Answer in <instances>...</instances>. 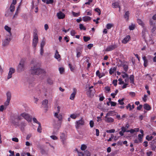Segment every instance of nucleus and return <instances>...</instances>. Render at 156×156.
<instances>
[{
    "label": "nucleus",
    "instance_id": "412c9836",
    "mask_svg": "<svg viewBox=\"0 0 156 156\" xmlns=\"http://www.w3.org/2000/svg\"><path fill=\"white\" fill-rule=\"evenodd\" d=\"M114 119L111 117H106L105 121L107 122H112L114 121Z\"/></svg>",
    "mask_w": 156,
    "mask_h": 156
},
{
    "label": "nucleus",
    "instance_id": "2f4dec72",
    "mask_svg": "<svg viewBox=\"0 0 156 156\" xmlns=\"http://www.w3.org/2000/svg\"><path fill=\"white\" fill-rule=\"evenodd\" d=\"M41 130L42 128L41 124L40 123H39V124H38V126L37 129V132L40 133H41Z\"/></svg>",
    "mask_w": 156,
    "mask_h": 156
},
{
    "label": "nucleus",
    "instance_id": "473e14b6",
    "mask_svg": "<svg viewBox=\"0 0 156 156\" xmlns=\"http://www.w3.org/2000/svg\"><path fill=\"white\" fill-rule=\"evenodd\" d=\"M153 138V137L152 136L147 135L146 136V139L148 141H150Z\"/></svg>",
    "mask_w": 156,
    "mask_h": 156
},
{
    "label": "nucleus",
    "instance_id": "58836bf2",
    "mask_svg": "<svg viewBox=\"0 0 156 156\" xmlns=\"http://www.w3.org/2000/svg\"><path fill=\"white\" fill-rule=\"evenodd\" d=\"M77 114H73L70 115V117L72 119H75L77 117Z\"/></svg>",
    "mask_w": 156,
    "mask_h": 156
},
{
    "label": "nucleus",
    "instance_id": "0e129e2a",
    "mask_svg": "<svg viewBox=\"0 0 156 156\" xmlns=\"http://www.w3.org/2000/svg\"><path fill=\"white\" fill-rule=\"evenodd\" d=\"M126 108L127 109H128V108H129V110L130 111L132 110L131 106L130 104H128V105L126 106Z\"/></svg>",
    "mask_w": 156,
    "mask_h": 156
},
{
    "label": "nucleus",
    "instance_id": "39448f33",
    "mask_svg": "<svg viewBox=\"0 0 156 156\" xmlns=\"http://www.w3.org/2000/svg\"><path fill=\"white\" fill-rule=\"evenodd\" d=\"M117 47V46L115 44L111 45L108 46L107 48L105 49V51H112Z\"/></svg>",
    "mask_w": 156,
    "mask_h": 156
},
{
    "label": "nucleus",
    "instance_id": "423d86ee",
    "mask_svg": "<svg viewBox=\"0 0 156 156\" xmlns=\"http://www.w3.org/2000/svg\"><path fill=\"white\" fill-rule=\"evenodd\" d=\"M90 153L88 151H84V153L82 152H78V156H90Z\"/></svg>",
    "mask_w": 156,
    "mask_h": 156
},
{
    "label": "nucleus",
    "instance_id": "338daca9",
    "mask_svg": "<svg viewBox=\"0 0 156 156\" xmlns=\"http://www.w3.org/2000/svg\"><path fill=\"white\" fill-rule=\"evenodd\" d=\"M110 103L111 104V105L112 106H115L117 104L116 103L113 101L111 102Z\"/></svg>",
    "mask_w": 156,
    "mask_h": 156
},
{
    "label": "nucleus",
    "instance_id": "5fc2aeb1",
    "mask_svg": "<svg viewBox=\"0 0 156 156\" xmlns=\"http://www.w3.org/2000/svg\"><path fill=\"white\" fill-rule=\"evenodd\" d=\"M50 137L53 140H56L58 139V137L55 135L51 136Z\"/></svg>",
    "mask_w": 156,
    "mask_h": 156
},
{
    "label": "nucleus",
    "instance_id": "79ce46f5",
    "mask_svg": "<svg viewBox=\"0 0 156 156\" xmlns=\"http://www.w3.org/2000/svg\"><path fill=\"white\" fill-rule=\"evenodd\" d=\"M59 70L61 74H62L64 72V69L62 67H60L59 68Z\"/></svg>",
    "mask_w": 156,
    "mask_h": 156
},
{
    "label": "nucleus",
    "instance_id": "a878e982",
    "mask_svg": "<svg viewBox=\"0 0 156 156\" xmlns=\"http://www.w3.org/2000/svg\"><path fill=\"white\" fill-rule=\"evenodd\" d=\"M5 29L8 32V33H9L10 35H11V28L10 27H9L7 26H5Z\"/></svg>",
    "mask_w": 156,
    "mask_h": 156
},
{
    "label": "nucleus",
    "instance_id": "f704fd0d",
    "mask_svg": "<svg viewBox=\"0 0 156 156\" xmlns=\"http://www.w3.org/2000/svg\"><path fill=\"white\" fill-rule=\"evenodd\" d=\"M83 40L84 41L87 42L89 41L90 39V37H86V36H83Z\"/></svg>",
    "mask_w": 156,
    "mask_h": 156
},
{
    "label": "nucleus",
    "instance_id": "3c124183",
    "mask_svg": "<svg viewBox=\"0 0 156 156\" xmlns=\"http://www.w3.org/2000/svg\"><path fill=\"white\" fill-rule=\"evenodd\" d=\"M76 34V32L74 30H72L71 31L70 34L72 36H74Z\"/></svg>",
    "mask_w": 156,
    "mask_h": 156
},
{
    "label": "nucleus",
    "instance_id": "4be33fe9",
    "mask_svg": "<svg viewBox=\"0 0 156 156\" xmlns=\"http://www.w3.org/2000/svg\"><path fill=\"white\" fill-rule=\"evenodd\" d=\"M129 11H127L126 12L125 14L124 15V17L127 20H129Z\"/></svg>",
    "mask_w": 156,
    "mask_h": 156
},
{
    "label": "nucleus",
    "instance_id": "7c9ffc66",
    "mask_svg": "<svg viewBox=\"0 0 156 156\" xmlns=\"http://www.w3.org/2000/svg\"><path fill=\"white\" fill-rule=\"evenodd\" d=\"M10 11L11 12H13L15 9V7L14 6L12 5V4H11L9 8Z\"/></svg>",
    "mask_w": 156,
    "mask_h": 156
},
{
    "label": "nucleus",
    "instance_id": "4c0bfd02",
    "mask_svg": "<svg viewBox=\"0 0 156 156\" xmlns=\"http://www.w3.org/2000/svg\"><path fill=\"white\" fill-rule=\"evenodd\" d=\"M79 26L81 30H86V28L85 27H84L83 24H80L79 25Z\"/></svg>",
    "mask_w": 156,
    "mask_h": 156
},
{
    "label": "nucleus",
    "instance_id": "4468645a",
    "mask_svg": "<svg viewBox=\"0 0 156 156\" xmlns=\"http://www.w3.org/2000/svg\"><path fill=\"white\" fill-rule=\"evenodd\" d=\"M73 92L71 94L69 98L70 99L72 100L74 99L76 93V89L74 88L73 89Z\"/></svg>",
    "mask_w": 156,
    "mask_h": 156
},
{
    "label": "nucleus",
    "instance_id": "f8f14e48",
    "mask_svg": "<svg viewBox=\"0 0 156 156\" xmlns=\"http://www.w3.org/2000/svg\"><path fill=\"white\" fill-rule=\"evenodd\" d=\"M150 24V25L153 26V28L151 30L152 32L154 31L156 29V26L155 25V22L154 21H153L152 19H150L149 20Z\"/></svg>",
    "mask_w": 156,
    "mask_h": 156
},
{
    "label": "nucleus",
    "instance_id": "864d4df0",
    "mask_svg": "<svg viewBox=\"0 0 156 156\" xmlns=\"http://www.w3.org/2000/svg\"><path fill=\"white\" fill-rule=\"evenodd\" d=\"M45 44V42L44 41H42L41 43V48H43Z\"/></svg>",
    "mask_w": 156,
    "mask_h": 156
},
{
    "label": "nucleus",
    "instance_id": "6e6552de",
    "mask_svg": "<svg viewBox=\"0 0 156 156\" xmlns=\"http://www.w3.org/2000/svg\"><path fill=\"white\" fill-rule=\"evenodd\" d=\"M60 139L63 144H65V141L66 140V136L63 133H62L60 134Z\"/></svg>",
    "mask_w": 156,
    "mask_h": 156
},
{
    "label": "nucleus",
    "instance_id": "f3484780",
    "mask_svg": "<svg viewBox=\"0 0 156 156\" xmlns=\"http://www.w3.org/2000/svg\"><path fill=\"white\" fill-rule=\"evenodd\" d=\"M27 124L26 123L22 122L20 124V129L21 131H23L24 130V128L26 126Z\"/></svg>",
    "mask_w": 156,
    "mask_h": 156
},
{
    "label": "nucleus",
    "instance_id": "a18cd8bd",
    "mask_svg": "<svg viewBox=\"0 0 156 156\" xmlns=\"http://www.w3.org/2000/svg\"><path fill=\"white\" fill-rule=\"evenodd\" d=\"M119 82L118 83L119 84L121 85L124 83V81H122V79L121 78H119L118 80Z\"/></svg>",
    "mask_w": 156,
    "mask_h": 156
},
{
    "label": "nucleus",
    "instance_id": "393cba45",
    "mask_svg": "<svg viewBox=\"0 0 156 156\" xmlns=\"http://www.w3.org/2000/svg\"><path fill=\"white\" fill-rule=\"evenodd\" d=\"M91 19V17L88 16H84L83 17V20L85 22L90 20Z\"/></svg>",
    "mask_w": 156,
    "mask_h": 156
},
{
    "label": "nucleus",
    "instance_id": "9b49d317",
    "mask_svg": "<svg viewBox=\"0 0 156 156\" xmlns=\"http://www.w3.org/2000/svg\"><path fill=\"white\" fill-rule=\"evenodd\" d=\"M25 61V59H22L20 61V70L21 71L25 69L24 62Z\"/></svg>",
    "mask_w": 156,
    "mask_h": 156
},
{
    "label": "nucleus",
    "instance_id": "49530a36",
    "mask_svg": "<svg viewBox=\"0 0 156 156\" xmlns=\"http://www.w3.org/2000/svg\"><path fill=\"white\" fill-rule=\"evenodd\" d=\"M115 130L114 129H111L109 130H107L106 132L108 133H114L115 132Z\"/></svg>",
    "mask_w": 156,
    "mask_h": 156
},
{
    "label": "nucleus",
    "instance_id": "ddd939ff",
    "mask_svg": "<svg viewBox=\"0 0 156 156\" xmlns=\"http://www.w3.org/2000/svg\"><path fill=\"white\" fill-rule=\"evenodd\" d=\"M57 15L58 19H63L65 17V14L61 11L58 13Z\"/></svg>",
    "mask_w": 156,
    "mask_h": 156
},
{
    "label": "nucleus",
    "instance_id": "9d476101",
    "mask_svg": "<svg viewBox=\"0 0 156 156\" xmlns=\"http://www.w3.org/2000/svg\"><path fill=\"white\" fill-rule=\"evenodd\" d=\"M11 38L9 37L6 38L2 42L3 46H5L9 44Z\"/></svg>",
    "mask_w": 156,
    "mask_h": 156
},
{
    "label": "nucleus",
    "instance_id": "e433bc0d",
    "mask_svg": "<svg viewBox=\"0 0 156 156\" xmlns=\"http://www.w3.org/2000/svg\"><path fill=\"white\" fill-rule=\"evenodd\" d=\"M47 81L48 83L50 85H51L53 83V81L50 78L47 79Z\"/></svg>",
    "mask_w": 156,
    "mask_h": 156
},
{
    "label": "nucleus",
    "instance_id": "dca6fc26",
    "mask_svg": "<svg viewBox=\"0 0 156 156\" xmlns=\"http://www.w3.org/2000/svg\"><path fill=\"white\" fill-rule=\"evenodd\" d=\"M48 101L47 99L44 100L42 102V106L45 108H48Z\"/></svg>",
    "mask_w": 156,
    "mask_h": 156
},
{
    "label": "nucleus",
    "instance_id": "a211bd4d",
    "mask_svg": "<svg viewBox=\"0 0 156 156\" xmlns=\"http://www.w3.org/2000/svg\"><path fill=\"white\" fill-rule=\"evenodd\" d=\"M142 58L144 61V67H146L147 66L148 60L145 56L143 57Z\"/></svg>",
    "mask_w": 156,
    "mask_h": 156
},
{
    "label": "nucleus",
    "instance_id": "c756f323",
    "mask_svg": "<svg viewBox=\"0 0 156 156\" xmlns=\"http://www.w3.org/2000/svg\"><path fill=\"white\" fill-rule=\"evenodd\" d=\"M19 8H20V5H19L18 6V8L17 9H16V11L15 13V14L13 16V19H14V18H15L18 15V11H19Z\"/></svg>",
    "mask_w": 156,
    "mask_h": 156
},
{
    "label": "nucleus",
    "instance_id": "774afa93",
    "mask_svg": "<svg viewBox=\"0 0 156 156\" xmlns=\"http://www.w3.org/2000/svg\"><path fill=\"white\" fill-rule=\"evenodd\" d=\"M105 90L108 91V92H109L110 90V87L108 86L106 87H105Z\"/></svg>",
    "mask_w": 156,
    "mask_h": 156
},
{
    "label": "nucleus",
    "instance_id": "2eb2a0df",
    "mask_svg": "<svg viewBox=\"0 0 156 156\" xmlns=\"http://www.w3.org/2000/svg\"><path fill=\"white\" fill-rule=\"evenodd\" d=\"M130 37L129 35L126 36L122 40V42L123 43H126L130 39Z\"/></svg>",
    "mask_w": 156,
    "mask_h": 156
},
{
    "label": "nucleus",
    "instance_id": "c9c22d12",
    "mask_svg": "<svg viewBox=\"0 0 156 156\" xmlns=\"http://www.w3.org/2000/svg\"><path fill=\"white\" fill-rule=\"evenodd\" d=\"M124 100V98H122L121 100H119L118 102H119V104L121 105H124V103L123 101Z\"/></svg>",
    "mask_w": 156,
    "mask_h": 156
},
{
    "label": "nucleus",
    "instance_id": "aec40b11",
    "mask_svg": "<svg viewBox=\"0 0 156 156\" xmlns=\"http://www.w3.org/2000/svg\"><path fill=\"white\" fill-rule=\"evenodd\" d=\"M144 108L147 111L150 110L151 108L150 105L147 104H145L144 105Z\"/></svg>",
    "mask_w": 156,
    "mask_h": 156
},
{
    "label": "nucleus",
    "instance_id": "680f3d73",
    "mask_svg": "<svg viewBox=\"0 0 156 156\" xmlns=\"http://www.w3.org/2000/svg\"><path fill=\"white\" fill-rule=\"evenodd\" d=\"M147 96L146 94L144 95V97L143 98V101L144 102H146L147 100Z\"/></svg>",
    "mask_w": 156,
    "mask_h": 156
},
{
    "label": "nucleus",
    "instance_id": "e2e57ef3",
    "mask_svg": "<svg viewBox=\"0 0 156 156\" xmlns=\"http://www.w3.org/2000/svg\"><path fill=\"white\" fill-rule=\"evenodd\" d=\"M143 135H141V134H139L138 135L139 140L140 142L141 141V139L142 138V137H143Z\"/></svg>",
    "mask_w": 156,
    "mask_h": 156
},
{
    "label": "nucleus",
    "instance_id": "20e7f679",
    "mask_svg": "<svg viewBox=\"0 0 156 156\" xmlns=\"http://www.w3.org/2000/svg\"><path fill=\"white\" fill-rule=\"evenodd\" d=\"M20 116L23 118L28 122H30L31 121V118L30 117L28 114L24 112L21 114Z\"/></svg>",
    "mask_w": 156,
    "mask_h": 156
},
{
    "label": "nucleus",
    "instance_id": "c03bdc74",
    "mask_svg": "<svg viewBox=\"0 0 156 156\" xmlns=\"http://www.w3.org/2000/svg\"><path fill=\"white\" fill-rule=\"evenodd\" d=\"M123 68L125 72L127 71L128 69V67L127 65H123Z\"/></svg>",
    "mask_w": 156,
    "mask_h": 156
},
{
    "label": "nucleus",
    "instance_id": "ea45409f",
    "mask_svg": "<svg viewBox=\"0 0 156 156\" xmlns=\"http://www.w3.org/2000/svg\"><path fill=\"white\" fill-rule=\"evenodd\" d=\"M87 147L85 144H82L81 146V149L82 151L85 150L87 148Z\"/></svg>",
    "mask_w": 156,
    "mask_h": 156
},
{
    "label": "nucleus",
    "instance_id": "6ab92c4d",
    "mask_svg": "<svg viewBox=\"0 0 156 156\" xmlns=\"http://www.w3.org/2000/svg\"><path fill=\"white\" fill-rule=\"evenodd\" d=\"M60 124L58 127L55 126L54 128V129L53 132L52 134H56L58 132V130L60 128Z\"/></svg>",
    "mask_w": 156,
    "mask_h": 156
},
{
    "label": "nucleus",
    "instance_id": "b1692460",
    "mask_svg": "<svg viewBox=\"0 0 156 156\" xmlns=\"http://www.w3.org/2000/svg\"><path fill=\"white\" fill-rule=\"evenodd\" d=\"M55 116L57 118L59 121L62 119V115H58V113H55Z\"/></svg>",
    "mask_w": 156,
    "mask_h": 156
},
{
    "label": "nucleus",
    "instance_id": "09e8293b",
    "mask_svg": "<svg viewBox=\"0 0 156 156\" xmlns=\"http://www.w3.org/2000/svg\"><path fill=\"white\" fill-rule=\"evenodd\" d=\"M9 152L10 154L9 155V156H15L14 151L9 150Z\"/></svg>",
    "mask_w": 156,
    "mask_h": 156
},
{
    "label": "nucleus",
    "instance_id": "de8ad7c7",
    "mask_svg": "<svg viewBox=\"0 0 156 156\" xmlns=\"http://www.w3.org/2000/svg\"><path fill=\"white\" fill-rule=\"evenodd\" d=\"M53 0H46V3L47 4H52L53 2Z\"/></svg>",
    "mask_w": 156,
    "mask_h": 156
},
{
    "label": "nucleus",
    "instance_id": "cd10ccee",
    "mask_svg": "<svg viewBox=\"0 0 156 156\" xmlns=\"http://www.w3.org/2000/svg\"><path fill=\"white\" fill-rule=\"evenodd\" d=\"M137 22L142 27H144V24L143 22L140 19H137Z\"/></svg>",
    "mask_w": 156,
    "mask_h": 156
},
{
    "label": "nucleus",
    "instance_id": "f03ea898",
    "mask_svg": "<svg viewBox=\"0 0 156 156\" xmlns=\"http://www.w3.org/2000/svg\"><path fill=\"white\" fill-rule=\"evenodd\" d=\"M38 42V37L37 34L36 33H34L32 45L34 49H35Z\"/></svg>",
    "mask_w": 156,
    "mask_h": 156
},
{
    "label": "nucleus",
    "instance_id": "37998d69",
    "mask_svg": "<svg viewBox=\"0 0 156 156\" xmlns=\"http://www.w3.org/2000/svg\"><path fill=\"white\" fill-rule=\"evenodd\" d=\"M130 80L131 81V83H134V76L133 75H131L129 77Z\"/></svg>",
    "mask_w": 156,
    "mask_h": 156
},
{
    "label": "nucleus",
    "instance_id": "4d7b16f0",
    "mask_svg": "<svg viewBox=\"0 0 156 156\" xmlns=\"http://www.w3.org/2000/svg\"><path fill=\"white\" fill-rule=\"evenodd\" d=\"M135 28V26L133 25H131L129 26V28L130 30H133Z\"/></svg>",
    "mask_w": 156,
    "mask_h": 156
},
{
    "label": "nucleus",
    "instance_id": "1a4fd4ad",
    "mask_svg": "<svg viewBox=\"0 0 156 156\" xmlns=\"http://www.w3.org/2000/svg\"><path fill=\"white\" fill-rule=\"evenodd\" d=\"M15 71V69L11 67L9 68V72L7 77L8 79L11 78L12 74L14 73Z\"/></svg>",
    "mask_w": 156,
    "mask_h": 156
},
{
    "label": "nucleus",
    "instance_id": "69168bd1",
    "mask_svg": "<svg viewBox=\"0 0 156 156\" xmlns=\"http://www.w3.org/2000/svg\"><path fill=\"white\" fill-rule=\"evenodd\" d=\"M117 80H113L112 83L115 86H116L117 85Z\"/></svg>",
    "mask_w": 156,
    "mask_h": 156
},
{
    "label": "nucleus",
    "instance_id": "c85d7f7f",
    "mask_svg": "<svg viewBox=\"0 0 156 156\" xmlns=\"http://www.w3.org/2000/svg\"><path fill=\"white\" fill-rule=\"evenodd\" d=\"M60 56L58 53V52L57 50H56L55 51V58L57 59H58L60 58Z\"/></svg>",
    "mask_w": 156,
    "mask_h": 156
},
{
    "label": "nucleus",
    "instance_id": "f257e3e1",
    "mask_svg": "<svg viewBox=\"0 0 156 156\" xmlns=\"http://www.w3.org/2000/svg\"><path fill=\"white\" fill-rule=\"evenodd\" d=\"M31 64L33 65V66H32L30 70V72L31 74L38 75L42 74H45V72L44 69L37 66L35 59H33L31 62Z\"/></svg>",
    "mask_w": 156,
    "mask_h": 156
},
{
    "label": "nucleus",
    "instance_id": "0eeeda50",
    "mask_svg": "<svg viewBox=\"0 0 156 156\" xmlns=\"http://www.w3.org/2000/svg\"><path fill=\"white\" fill-rule=\"evenodd\" d=\"M76 128L77 129H78L79 127L81 126L84 125V122L82 119L76 121Z\"/></svg>",
    "mask_w": 156,
    "mask_h": 156
},
{
    "label": "nucleus",
    "instance_id": "7ed1b4c3",
    "mask_svg": "<svg viewBox=\"0 0 156 156\" xmlns=\"http://www.w3.org/2000/svg\"><path fill=\"white\" fill-rule=\"evenodd\" d=\"M6 96L7 100L4 103V105L6 106H7L9 105L11 99V94L10 92L8 91L6 93Z\"/></svg>",
    "mask_w": 156,
    "mask_h": 156
},
{
    "label": "nucleus",
    "instance_id": "bb28decb",
    "mask_svg": "<svg viewBox=\"0 0 156 156\" xmlns=\"http://www.w3.org/2000/svg\"><path fill=\"white\" fill-rule=\"evenodd\" d=\"M113 8H120V6L119 5V4L118 2H115L113 3L112 4Z\"/></svg>",
    "mask_w": 156,
    "mask_h": 156
},
{
    "label": "nucleus",
    "instance_id": "bf43d9fd",
    "mask_svg": "<svg viewBox=\"0 0 156 156\" xmlns=\"http://www.w3.org/2000/svg\"><path fill=\"white\" fill-rule=\"evenodd\" d=\"M96 75L97 76H98L99 77V78H101L103 76H100V72H99V70H97L96 71Z\"/></svg>",
    "mask_w": 156,
    "mask_h": 156
},
{
    "label": "nucleus",
    "instance_id": "6e6d98bb",
    "mask_svg": "<svg viewBox=\"0 0 156 156\" xmlns=\"http://www.w3.org/2000/svg\"><path fill=\"white\" fill-rule=\"evenodd\" d=\"M95 11L98 13V15H100L101 14V10L98 8H96L95 9Z\"/></svg>",
    "mask_w": 156,
    "mask_h": 156
},
{
    "label": "nucleus",
    "instance_id": "052dcab7",
    "mask_svg": "<svg viewBox=\"0 0 156 156\" xmlns=\"http://www.w3.org/2000/svg\"><path fill=\"white\" fill-rule=\"evenodd\" d=\"M33 122L36 123L38 124H39V123H40L39 122H38V121L37 120V119L35 118H33Z\"/></svg>",
    "mask_w": 156,
    "mask_h": 156
},
{
    "label": "nucleus",
    "instance_id": "5701e85b",
    "mask_svg": "<svg viewBox=\"0 0 156 156\" xmlns=\"http://www.w3.org/2000/svg\"><path fill=\"white\" fill-rule=\"evenodd\" d=\"M116 67H114L110 69L109 70V73L111 75L114 72L116 71Z\"/></svg>",
    "mask_w": 156,
    "mask_h": 156
},
{
    "label": "nucleus",
    "instance_id": "13d9d810",
    "mask_svg": "<svg viewBox=\"0 0 156 156\" xmlns=\"http://www.w3.org/2000/svg\"><path fill=\"white\" fill-rule=\"evenodd\" d=\"M69 66L71 71L73 72L74 70V67L70 64H69Z\"/></svg>",
    "mask_w": 156,
    "mask_h": 156
},
{
    "label": "nucleus",
    "instance_id": "603ef678",
    "mask_svg": "<svg viewBox=\"0 0 156 156\" xmlns=\"http://www.w3.org/2000/svg\"><path fill=\"white\" fill-rule=\"evenodd\" d=\"M90 125L91 128H92L94 126V122L92 120H90Z\"/></svg>",
    "mask_w": 156,
    "mask_h": 156
},
{
    "label": "nucleus",
    "instance_id": "a19ab883",
    "mask_svg": "<svg viewBox=\"0 0 156 156\" xmlns=\"http://www.w3.org/2000/svg\"><path fill=\"white\" fill-rule=\"evenodd\" d=\"M92 91H93L92 89H89V90L87 92V94L89 95H90L92 94H94V93H93L92 92Z\"/></svg>",
    "mask_w": 156,
    "mask_h": 156
},
{
    "label": "nucleus",
    "instance_id": "72a5a7b5",
    "mask_svg": "<svg viewBox=\"0 0 156 156\" xmlns=\"http://www.w3.org/2000/svg\"><path fill=\"white\" fill-rule=\"evenodd\" d=\"M113 25L111 23H108L106 25V28L107 29H110L112 27H113Z\"/></svg>",
    "mask_w": 156,
    "mask_h": 156
},
{
    "label": "nucleus",
    "instance_id": "8fccbe9b",
    "mask_svg": "<svg viewBox=\"0 0 156 156\" xmlns=\"http://www.w3.org/2000/svg\"><path fill=\"white\" fill-rule=\"evenodd\" d=\"M72 13L74 17H77L80 15V13H76L75 12H73Z\"/></svg>",
    "mask_w": 156,
    "mask_h": 156
}]
</instances>
